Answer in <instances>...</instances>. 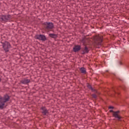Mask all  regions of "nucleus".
I'll return each instance as SVG.
<instances>
[{
  "label": "nucleus",
  "mask_w": 129,
  "mask_h": 129,
  "mask_svg": "<svg viewBox=\"0 0 129 129\" xmlns=\"http://www.w3.org/2000/svg\"><path fill=\"white\" fill-rule=\"evenodd\" d=\"M10 100V96L6 94L4 97L0 96V109H4L6 102Z\"/></svg>",
  "instance_id": "1"
},
{
  "label": "nucleus",
  "mask_w": 129,
  "mask_h": 129,
  "mask_svg": "<svg viewBox=\"0 0 129 129\" xmlns=\"http://www.w3.org/2000/svg\"><path fill=\"white\" fill-rule=\"evenodd\" d=\"M12 17L11 15H2L0 16V22L2 23H7L9 22V21H11L12 20Z\"/></svg>",
  "instance_id": "2"
},
{
  "label": "nucleus",
  "mask_w": 129,
  "mask_h": 129,
  "mask_svg": "<svg viewBox=\"0 0 129 129\" xmlns=\"http://www.w3.org/2000/svg\"><path fill=\"white\" fill-rule=\"evenodd\" d=\"M43 25L46 31H51L54 28V24L52 22H44Z\"/></svg>",
  "instance_id": "3"
},
{
  "label": "nucleus",
  "mask_w": 129,
  "mask_h": 129,
  "mask_svg": "<svg viewBox=\"0 0 129 129\" xmlns=\"http://www.w3.org/2000/svg\"><path fill=\"white\" fill-rule=\"evenodd\" d=\"M2 47L5 52H9L10 51V49L12 48V46H11V44L10 42L8 41H5V42L2 43Z\"/></svg>",
  "instance_id": "4"
},
{
  "label": "nucleus",
  "mask_w": 129,
  "mask_h": 129,
  "mask_svg": "<svg viewBox=\"0 0 129 129\" xmlns=\"http://www.w3.org/2000/svg\"><path fill=\"white\" fill-rule=\"evenodd\" d=\"M110 112H113V116L115 118H117L118 120H119V119L121 118V116L118 114L119 112H120L119 110L114 111L112 110H110Z\"/></svg>",
  "instance_id": "5"
},
{
  "label": "nucleus",
  "mask_w": 129,
  "mask_h": 129,
  "mask_svg": "<svg viewBox=\"0 0 129 129\" xmlns=\"http://www.w3.org/2000/svg\"><path fill=\"white\" fill-rule=\"evenodd\" d=\"M35 39H37V40H39V41H45L47 40L46 36L42 34H39V35L37 34L35 35Z\"/></svg>",
  "instance_id": "6"
},
{
  "label": "nucleus",
  "mask_w": 129,
  "mask_h": 129,
  "mask_svg": "<svg viewBox=\"0 0 129 129\" xmlns=\"http://www.w3.org/2000/svg\"><path fill=\"white\" fill-rule=\"evenodd\" d=\"M95 41L97 43V45H101L103 37L101 36L97 35L94 37Z\"/></svg>",
  "instance_id": "7"
},
{
  "label": "nucleus",
  "mask_w": 129,
  "mask_h": 129,
  "mask_svg": "<svg viewBox=\"0 0 129 129\" xmlns=\"http://www.w3.org/2000/svg\"><path fill=\"white\" fill-rule=\"evenodd\" d=\"M81 54L82 55H85V54H88V53H89V48L87 47L86 45H85V47L83 48H81Z\"/></svg>",
  "instance_id": "8"
},
{
  "label": "nucleus",
  "mask_w": 129,
  "mask_h": 129,
  "mask_svg": "<svg viewBox=\"0 0 129 129\" xmlns=\"http://www.w3.org/2000/svg\"><path fill=\"white\" fill-rule=\"evenodd\" d=\"M41 110V113H42L43 115H47V114H49V111L47 110V108H46V107L42 106L40 108Z\"/></svg>",
  "instance_id": "9"
},
{
  "label": "nucleus",
  "mask_w": 129,
  "mask_h": 129,
  "mask_svg": "<svg viewBox=\"0 0 129 129\" xmlns=\"http://www.w3.org/2000/svg\"><path fill=\"white\" fill-rule=\"evenodd\" d=\"M81 49V46L79 45H75L73 48V51L75 52H79Z\"/></svg>",
  "instance_id": "10"
},
{
  "label": "nucleus",
  "mask_w": 129,
  "mask_h": 129,
  "mask_svg": "<svg viewBox=\"0 0 129 129\" xmlns=\"http://www.w3.org/2000/svg\"><path fill=\"white\" fill-rule=\"evenodd\" d=\"M20 82L22 84H28V83H30V82H31V81L28 79H24L21 80Z\"/></svg>",
  "instance_id": "11"
},
{
  "label": "nucleus",
  "mask_w": 129,
  "mask_h": 129,
  "mask_svg": "<svg viewBox=\"0 0 129 129\" xmlns=\"http://www.w3.org/2000/svg\"><path fill=\"white\" fill-rule=\"evenodd\" d=\"M80 71L82 74H86V69L85 68H80Z\"/></svg>",
  "instance_id": "12"
},
{
  "label": "nucleus",
  "mask_w": 129,
  "mask_h": 129,
  "mask_svg": "<svg viewBox=\"0 0 129 129\" xmlns=\"http://www.w3.org/2000/svg\"><path fill=\"white\" fill-rule=\"evenodd\" d=\"M49 36L50 38H53V39H56V38H57V34L50 33L49 34Z\"/></svg>",
  "instance_id": "13"
},
{
  "label": "nucleus",
  "mask_w": 129,
  "mask_h": 129,
  "mask_svg": "<svg viewBox=\"0 0 129 129\" xmlns=\"http://www.w3.org/2000/svg\"><path fill=\"white\" fill-rule=\"evenodd\" d=\"M87 87L89 88V89H91L92 91H95V90L93 89L92 87L89 84H88Z\"/></svg>",
  "instance_id": "14"
},
{
  "label": "nucleus",
  "mask_w": 129,
  "mask_h": 129,
  "mask_svg": "<svg viewBox=\"0 0 129 129\" xmlns=\"http://www.w3.org/2000/svg\"><path fill=\"white\" fill-rule=\"evenodd\" d=\"M81 43H83L84 46H85L86 40L85 39H83L81 40Z\"/></svg>",
  "instance_id": "15"
},
{
  "label": "nucleus",
  "mask_w": 129,
  "mask_h": 129,
  "mask_svg": "<svg viewBox=\"0 0 129 129\" xmlns=\"http://www.w3.org/2000/svg\"><path fill=\"white\" fill-rule=\"evenodd\" d=\"M92 97H93V98H95V99H96V98H97V96L95 94H92Z\"/></svg>",
  "instance_id": "16"
},
{
  "label": "nucleus",
  "mask_w": 129,
  "mask_h": 129,
  "mask_svg": "<svg viewBox=\"0 0 129 129\" xmlns=\"http://www.w3.org/2000/svg\"><path fill=\"white\" fill-rule=\"evenodd\" d=\"M109 109H113V106H110L108 107Z\"/></svg>",
  "instance_id": "17"
},
{
  "label": "nucleus",
  "mask_w": 129,
  "mask_h": 129,
  "mask_svg": "<svg viewBox=\"0 0 129 129\" xmlns=\"http://www.w3.org/2000/svg\"><path fill=\"white\" fill-rule=\"evenodd\" d=\"M119 64H120V65H121V64H122V63H121V61L119 62Z\"/></svg>",
  "instance_id": "18"
},
{
  "label": "nucleus",
  "mask_w": 129,
  "mask_h": 129,
  "mask_svg": "<svg viewBox=\"0 0 129 129\" xmlns=\"http://www.w3.org/2000/svg\"><path fill=\"white\" fill-rule=\"evenodd\" d=\"M2 81V79L0 78V82Z\"/></svg>",
  "instance_id": "19"
}]
</instances>
